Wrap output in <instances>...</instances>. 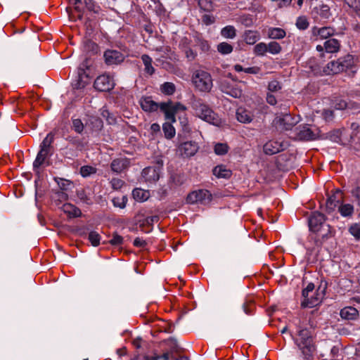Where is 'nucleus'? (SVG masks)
Wrapping results in <instances>:
<instances>
[{"instance_id": "nucleus-1", "label": "nucleus", "mask_w": 360, "mask_h": 360, "mask_svg": "<svg viewBox=\"0 0 360 360\" xmlns=\"http://www.w3.org/2000/svg\"><path fill=\"white\" fill-rule=\"evenodd\" d=\"M191 106L195 115L199 118L213 125L219 124V116L202 99L193 97L191 101Z\"/></svg>"}, {"instance_id": "nucleus-2", "label": "nucleus", "mask_w": 360, "mask_h": 360, "mask_svg": "<svg viewBox=\"0 0 360 360\" xmlns=\"http://www.w3.org/2000/svg\"><path fill=\"white\" fill-rule=\"evenodd\" d=\"M298 348L306 359L312 356L315 351V345L311 331L307 328H301L298 331V338L295 340Z\"/></svg>"}, {"instance_id": "nucleus-3", "label": "nucleus", "mask_w": 360, "mask_h": 360, "mask_svg": "<svg viewBox=\"0 0 360 360\" xmlns=\"http://www.w3.org/2000/svg\"><path fill=\"white\" fill-rule=\"evenodd\" d=\"M192 82L200 92H210L213 86L211 75L204 70H196L192 76Z\"/></svg>"}, {"instance_id": "nucleus-4", "label": "nucleus", "mask_w": 360, "mask_h": 360, "mask_svg": "<svg viewBox=\"0 0 360 360\" xmlns=\"http://www.w3.org/2000/svg\"><path fill=\"white\" fill-rule=\"evenodd\" d=\"M212 199V194L209 191L200 189L190 193L186 198V202L190 204L200 203L202 205L209 204Z\"/></svg>"}, {"instance_id": "nucleus-5", "label": "nucleus", "mask_w": 360, "mask_h": 360, "mask_svg": "<svg viewBox=\"0 0 360 360\" xmlns=\"http://www.w3.org/2000/svg\"><path fill=\"white\" fill-rule=\"evenodd\" d=\"M219 87L223 93L233 98H240L243 96L242 89L238 84L231 83L227 79H220Z\"/></svg>"}, {"instance_id": "nucleus-6", "label": "nucleus", "mask_w": 360, "mask_h": 360, "mask_svg": "<svg viewBox=\"0 0 360 360\" xmlns=\"http://www.w3.org/2000/svg\"><path fill=\"white\" fill-rule=\"evenodd\" d=\"M103 58L106 65H118L124 60L126 55L117 50L108 49L104 52Z\"/></svg>"}, {"instance_id": "nucleus-7", "label": "nucleus", "mask_w": 360, "mask_h": 360, "mask_svg": "<svg viewBox=\"0 0 360 360\" xmlns=\"http://www.w3.org/2000/svg\"><path fill=\"white\" fill-rule=\"evenodd\" d=\"M326 288V283H325L323 285L321 284L317 289V292L316 295H311L310 297L308 296L307 298H304V300L301 302V307L302 308H311L316 306L324 295Z\"/></svg>"}, {"instance_id": "nucleus-8", "label": "nucleus", "mask_w": 360, "mask_h": 360, "mask_svg": "<svg viewBox=\"0 0 360 360\" xmlns=\"http://www.w3.org/2000/svg\"><path fill=\"white\" fill-rule=\"evenodd\" d=\"M325 221L326 217L323 214L319 212H313L308 219L310 231L314 233L319 232L326 225Z\"/></svg>"}, {"instance_id": "nucleus-9", "label": "nucleus", "mask_w": 360, "mask_h": 360, "mask_svg": "<svg viewBox=\"0 0 360 360\" xmlns=\"http://www.w3.org/2000/svg\"><path fill=\"white\" fill-rule=\"evenodd\" d=\"M94 86L99 91H109L113 89L114 83L110 76L102 75L96 79Z\"/></svg>"}, {"instance_id": "nucleus-10", "label": "nucleus", "mask_w": 360, "mask_h": 360, "mask_svg": "<svg viewBox=\"0 0 360 360\" xmlns=\"http://www.w3.org/2000/svg\"><path fill=\"white\" fill-rule=\"evenodd\" d=\"M162 167V162L155 167H148L142 171V176L146 181L155 183L160 179V173Z\"/></svg>"}, {"instance_id": "nucleus-11", "label": "nucleus", "mask_w": 360, "mask_h": 360, "mask_svg": "<svg viewBox=\"0 0 360 360\" xmlns=\"http://www.w3.org/2000/svg\"><path fill=\"white\" fill-rule=\"evenodd\" d=\"M198 146L195 141H186L180 144L177 151L180 155L189 158L193 156L198 150Z\"/></svg>"}, {"instance_id": "nucleus-12", "label": "nucleus", "mask_w": 360, "mask_h": 360, "mask_svg": "<svg viewBox=\"0 0 360 360\" xmlns=\"http://www.w3.org/2000/svg\"><path fill=\"white\" fill-rule=\"evenodd\" d=\"M255 308L254 302L252 300H245L240 307L235 309L233 316L238 319H242L243 314L251 315Z\"/></svg>"}, {"instance_id": "nucleus-13", "label": "nucleus", "mask_w": 360, "mask_h": 360, "mask_svg": "<svg viewBox=\"0 0 360 360\" xmlns=\"http://www.w3.org/2000/svg\"><path fill=\"white\" fill-rule=\"evenodd\" d=\"M342 193L341 190L336 189L335 192L328 197L326 201V210L328 213L332 212L336 207L342 203Z\"/></svg>"}, {"instance_id": "nucleus-14", "label": "nucleus", "mask_w": 360, "mask_h": 360, "mask_svg": "<svg viewBox=\"0 0 360 360\" xmlns=\"http://www.w3.org/2000/svg\"><path fill=\"white\" fill-rule=\"evenodd\" d=\"M284 150V145L277 141H269L263 146L264 153L268 155H272Z\"/></svg>"}, {"instance_id": "nucleus-15", "label": "nucleus", "mask_w": 360, "mask_h": 360, "mask_svg": "<svg viewBox=\"0 0 360 360\" xmlns=\"http://www.w3.org/2000/svg\"><path fill=\"white\" fill-rule=\"evenodd\" d=\"M315 243L317 246H321L326 240L333 236L332 227L326 224L320 230L319 232L316 233Z\"/></svg>"}, {"instance_id": "nucleus-16", "label": "nucleus", "mask_w": 360, "mask_h": 360, "mask_svg": "<svg viewBox=\"0 0 360 360\" xmlns=\"http://www.w3.org/2000/svg\"><path fill=\"white\" fill-rule=\"evenodd\" d=\"M130 165V160L127 158H118L113 160L110 164L111 169L116 173H121L127 169Z\"/></svg>"}, {"instance_id": "nucleus-17", "label": "nucleus", "mask_w": 360, "mask_h": 360, "mask_svg": "<svg viewBox=\"0 0 360 360\" xmlns=\"http://www.w3.org/2000/svg\"><path fill=\"white\" fill-rule=\"evenodd\" d=\"M139 103L142 110L146 112H155L160 108V103L155 102L149 96L141 98Z\"/></svg>"}, {"instance_id": "nucleus-18", "label": "nucleus", "mask_w": 360, "mask_h": 360, "mask_svg": "<svg viewBox=\"0 0 360 360\" xmlns=\"http://www.w3.org/2000/svg\"><path fill=\"white\" fill-rule=\"evenodd\" d=\"M160 109L165 114L166 120L175 122L176 112L172 108V101L160 103Z\"/></svg>"}, {"instance_id": "nucleus-19", "label": "nucleus", "mask_w": 360, "mask_h": 360, "mask_svg": "<svg viewBox=\"0 0 360 360\" xmlns=\"http://www.w3.org/2000/svg\"><path fill=\"white\" fill-rule=\"evenodd\" d=\"M311 32L314 36H319L321 39H324L333 36L335 33V30L331 27L319 28L315 26L312 28Z\"/></svg>"}, {"instance_id": "nucleus-20", "label": "nucleus", "mask_w": 360, "mask_h": 360, "mask_svg": "<svg viewBox=\"0 0 360 360\" xmlns=\"http://www.w3.org/2000/svg\"><path fill=\"white\" fill-rule=\"evenodd\" d=\"M340 315L343 319L355 320L359 316V311L354 307H346L340 310Z\"/></svg>"}, {"instance_id": "nucleus-21", "label": "nucleus", "mask_w": 360, "mask_h": 360, "mask_svg": "<svg viewBox=\"0 0 360 360\" xmlns=\"http://www.w3.org/2000/svg\"><path fill=\"white\" fill-rule=\"evenodd\" d=\"M63 211L70 217H79L82 216L81 210L75 205L70 203H65L62 206Z\"/></svg>"}, {"instance_id": "nucleus-22", "label": "nucleus", "mask_w": 360, "mask_h": 360, "mask_svg": "<svg viewBox=\"0 0 360 360\" xmlns=\"http://www.w3.org/2000/svg\"><path fill=\"white\" fill-rule=\"evenodd\" d=\"M54 141V135L51 133L47 134V136L44 139L42 142L40 143V150H44V152H46L51 155L52 153L51 150L53 148L52 143Z\"/></svg>"}, {"instance_id": "nucleus-23", "label": "nucleus", "mask_w": 360, "mask_h": 360, "mask_svg": "<svg viewBox=\"0 0 360 360\" xmlns=\"http://www.w3.org/2000/svg\"><path fill=\"white\" fill-rule=\"evenodd\" d=\"M236 118L238 121L242 123H250L252 120L251 113L242 108L237 110Z\"/></svg>"}, {"instance_id": "nucleus-24", "label": "nucleus", "mask_w": 360, "mask_h": 360, "mask_svg": "<svg viewBox=\"0 0 360 360\" xmlns=\"http://www.w3.org/2000/svg\"><path fill=\"white\" fill-rule=\"evenodd\" d=\"M340 46V41L336 39H330L324 42L325 50L328 53L338 52Z\"/></svg>"}, {"instance_id": "nucleus-25", "label": "nucleus", "mask_w": 360, "mask_h": 360, "mask_svg": "<svg viewBox=\"0 0 360 360\" xmlns=\"http://www.w3.org/2000/svg\"><path fill=\"white\" fill-rule=\"evenodd\" d=\"M314 10L322 19L328 20L331 16L330 7L326 4H321Z\"/></svg>"}, {"instance_id": "nucleus-26", "label": "nucleus", "mask_w": 360, "mask_h": 360, "mask_svg": "<svg viewBox=\"0 0 360 360\" xmlns=\"http://www.w3.org/2000/svg\"><path fill=\"white\" fill-rule=\"evenodd\" d=\"M141 60L145 66L144 71L146 73L149 75H152L155 73V68L152 65L153 60L152 58L147 54H143L141 56Z\"/></svg>"}, {"instance_id": "nucleus-27", "label": "nucleus", "mask_w": 360, "mask_h": 360, "mask_svg": "<svg viewBox=\"0 0 360 360\" xmlns=\"http://www.w3.org/2000/svg\"><path fill=\"white\" fill-rule=\"evenodd\" d=\"M213 174L218 178H229L231 176V172L229 169H226L222 165H218L215 167L213 170Z\"/></svg>"}, {"instance_id": "nucleus-28", "label": "nucleus", "mask_w": 360, "mask_h": 360, "mask_svg": "<svg viewBox=\"0 0 360 360\" xmlns=\"http://www.w3.org/2000/svg\"><path fill=\"white\" fill-rule=\"evenodd\" d=\"M285 34V31L279 27L270 28L268 32L269 37L274 39H283Z\"/></svg>"}, {"instance_id": "nucleus-29", "label": "nucleus", "mask_w": 360, "mask_h": 360, "mask_svg": "<svg viewBox=\"0 0 360 360\" xmlns=\"http://www.w3.org/2000/svg\"><path fill=\"white\" fill-rule=\"evenodd\" d=\"M339 63L340 66L342 68V72L347 71L354 65L353 56L348 54L343 58H339Z\"/></svg>"}, {"instance_id": "nucleus-30", "label": "nucleus", "mask_w": 360, "mask_h": 360, "mask_svg": "<svg viewBox=\"0 0 360 360\" xmlns=\"http://www.w3.org/2000/svg\"><path fill=\"white\" fill-rule=\"evenodd\" d=\"M49 155V153L44 152V150H39L36 157V159L33 162V168L34 170L37 171V169H38L40 167V166L42 165V164L45 162V160Z\"/></svg>"}, {"instance_id": "nucleus-31", "label": "nucleus", "mask_w": 360, "mask_h": 360, "mask_svg": "<svg viewBox=\"0 0 360 360\" xmlns=\"http://www.w3.org/2000/svg\"><path fill=\"white\" fill-rule=\"evenodd\" d=\"M338 211L342 217H352L354 213V207L351 204L341 203L338 207Z\"/></svg>"}, {"instance_id": "nucleus-32", "label": "nucleus", "mask_w": 360, "mask_h": 360, "mask_svg": "<svg viewBox=\"0 0 360 360\" xmlns=\"http://www.w3.org/2000/svg\"><path fill=\"white\" fill-rule=\"evenodd\" d=\"M298 137L301 140L309 141L315 139V134L308 127H303L298 133Z\"/></svg>"}, {"instance_id": "nucleus-33", "label": "nucleus", "mask_w": 360, "mask_h": 360, "mask_svg": "<svg viewBox=\"0 0 360 360\" xmlns=\"http://www.w3.org/2000/svg\"><path fill=\"white\" fill-rule=\"evenodd\" d=\"M327 68L329 70L328 74H338L342 72V68L340 66L339 59L336 61L333 60L327 65Z\"/></svg>"}, {"instance_id": "nucleus-34", "label": "nucleus", "mask_w": 360, "mask_h": 360, "mask_svg": "<svg viewBox=\"0 0 360 360\" xmlns=\"http://www.w3.org/2000/svg\"><path fill=\"white\" fill-rule=\"evenodd\" d=\"M259 39L257 33L255 31L248 30L245 32V41L248 44H254Z\"/></svg>"}, {"instance_id": "nucleus-35", "label": "nucleus", "mask_w": 360, "mask_h": 360, "mask_svg": "<svg viewBox=\"0 0 360 360\" xmlns=\"http://www.w3.org/2000/svg\"><path fill=\"white\" fill-rule=\"evenodd\" d=\"M160 90L164 94L172 95L176 91V86L172 82H165L160 86Z\"/></svg>"}, {"instance_id": "nucleus-36", "label": "nucleus", "mask_w": 360, "mask_h": 360, "mask_svg": "<svg viewBox=\"0 0 360 360\" xmlns=\"http://www.w3.org/2000/svg\"><path fill=\"white\" fill-rule=\"evenodd\" d=\"M162 130L165 138L170 139L175 135V129L171 123L166 122L162 126Z\"/></svg>"}, {"instance_id": "nucleus-37", "label": "nucleus", "mask_w": 360, "mask_h": 360, "mask_svg": "<svg viewBox=\"0 0 360 360\" xmlns=\"http://www.w3.org/2000/svg\"><path fill=\"white\" fill-rule=\"evenodd\" d=\"M85 7L91 12L98 14L101 11L100 6L97 5L94 0H84Z\"/></svg>"}, {"instance_id": "nucleus-38", "label": "nucleus", "mask_w": 360, "mask_h": 360, "mask_svg": "<svg viewBox=\"0 0 360 360\" xmlns=\"http://www.w3.org/2000/svg\"><path fill=\"white\" fill-rule=\"evenodd\" d=\"M221 34L225 38L233 39L236 35V29L231 25L226 26L221 30Z\"/></svg>"}, {"instance_id": "nucleus-39", "label": "nucleus", "mask_w": 360, "mask_h": 360, "mask_svg": "<svg viewBox=\"0 0 360 360\" xmlns=\"http://www.w3.org/2000/svg\"><path fill=\"white\" fill-rule=\"evenodd\" d=\"M233 46L227 42H221L217 45V51L223 54H229L233 51Z\"/></svg>"}, {"instance_id": "nucleus-40", "label": "nucleus", "mask_w": 360, "mask_h": 360, "mask_svg": "<svg viewBox=\"0 0 360 360\" xmlns=\"http://www.w3.org/2000/svg\"><path fill=\"white\" fill-rule=\"evenodd\" d=\"M133 198L136 200L143 201L148 198L147 192L141 188H135L132 191Z\"/></svg>"}, {"instance_id": "nucleus-41", "label": "nucleus", "mask_w": 360, "mask_h": 360, "mask_svg": "<svg viewBox=\"0 0 360 360\" xmlns=\"http://www.w3.org/2000/svg\"><path fill=\"white\" fill-rule=\"evenodd\" d=\"M195 45L199 46L202 51H207L210 49V45L207 41L202 39L200 36H195Z\"/></svg>"}, {"instance_id": "nucleus-42", "label": "nucleus", "mask_w": 360, "mask_h": 360, "mask_svg": "<svg viewBox=\"0 0 360 360\" xmlns=\"http://www.w3.org/2000/svg\"><path fill=\"white\" fill-rule=\"evenodd\" d=\"M96 168L90 166V165H84L81 167L79 173L83 177H88L91 174H94L96 173Z\"/></svg>"}, {"instance_id": "nucleus-43", "label": "nucleus", "mask_w": 360, "mask_h": 360, "mask_svg": "<svg viewBox=\"0 0 360 360\" xmlns=\"http://www.w3.org/2000/svg\"><path fill=\"white\" fill-rule=\"evenodd\" d=\"M77 196L83 203H85L86 205L92 204V200L91 198L86 194V191L84 189L82 188L77 190Z\"/></svg>"}, {"instance_id": "nucleus-44", "label": "nucleus", "mask_w": 360, "mask_h": 360, "mask_svg": "<svg viewBox=\"0 0 360 360\" xmlns=\"http://www.w3.org/2000/svg\"><path fill=\"white\" fill-rule=\"evenodd\" d=\"M296 27L300 30H305L308 28L309 23L306 16H300L296 20Z\"/></svg>"}, {"instance_id": "nucleus-45", "label": "nucleus", "mask_w": 360, "mask_h": 360, "mask_svg": "<svg viewBox=\"0 0 360 360\" xmlns=\"http://www.w3.org/2000/svg\"><path fill=\"white\" fill-rule=\"evenodd\" d=\"M84 49L91 54L94 55L98 51V46L95 42L88 40L84 44Z\"/></svg>"}, {"instance_id": "nucleus-46", "label": "nucleus", "mask_w": 360, "mask_h": 360, "mask_svg": "<svg viewBox=\"0 0 360 360\" xmlns=\"http://www.w3.org/2000/svg\"><path fill=\"white\" fill-rule=\"evenodd\" d=\"M82 0H70V4L74 6L75 10L79 13V18L82 19L84 13V8L81 6Z\"/></svg>"}, {"instance_id": "nucleus-47", "label": "nucleus", "mask_w": 360, "mask_h": 360, "mask_svg": "<svg viewBox=\"0 0 360 360\" xmlns=\"http://www.w3.org/2000/svg\"><path fill=\"white\" fill-rule=\"evenodd\" d=\"M88 239L93 246L96 247L100 244L101 236L96 231H92L89 233Z\"/></svg>"}, {"instance_id": "nucleus-48", "label": "nucleus", "mask_w": 360, "mask_h": 360, "mask_svg": "<svg viewBox=\"0 0 360 360\" xmlns=\"http://www.w3.org/2000/svg\"><path fill=\"white\" fill-rule=\"evenodd\" d=\"M90 122L95 131H101L103 127L102 120L98 117H92L90 119Z\"/></svg>"}, {"instance_id": "nucleus-49", "label": "nucleus", "mask_w": 360, "mask_h": 360, "mask_svg": "<svg viewBox=\"0 0 360 360\" xmlns=\"http://www.w3.org/2000/svg\"><path fill=\"white\" fill-rule=\"evenodd\" d=\"M127 202V197L126 195H123L121 198L119 197L114 198L112 199V203L115 207H120L123 209L126 207Z\"/></svg>"}, {"instance_id": "nucleus-50", "label": "nucleus", "mask_w": 360, "mask_h": 360, "mask_svg": "<svg viewBox=\"0 0 360 360\" xmlns=\"http://www.w3.org/2000/svg\"><path fill=\"white\" fill-rule=\"evenodd\" d=\"M254 52L257 56H264L267 52V44L264 42L257 44L254 48Z\"/></svg>"}, {"instance_id": "nucleus-51", "label": "nucleus", "mask_w": 360, "mask_h": 360, "mask_svg": "<svg viewBox=\"0 0 360 360\" xmlns=\"http://www.w3.org/2000/svg\"><path fill=\"white\" fill-rule=\"evenodd\" d=\"M281 51V46L276 41H271L267 44V51L272 54L279 53Z\"/></svg>"}, {"instance_id": "nucleus-52", "label": "nucleus", "mask_w": 360, "mask_h": 360, "mask_svg": "<svg viewBox=\"0 0 360 360\" xmlns=\"http://www.w3.org/2000/svg\"><path fill=\"white\" fill-rule=\"evenodd\" d=\"M229 146L226 143H217L214 146V153L219 155H225L228 152Z\"/></svg>"}, {"instance_id": "nucleus-53", "label": "nucleus", "mask_w": 360, "mask_h": 360, "mask_svg": "<svg viewBox=\"0 0 360 360\" xmlns=\"http://www.w3.org/2000/svg\"><path fill=\"white\" fill-rule=\"evenodd\" d=\"M84 126L80 119H72V129L78 134H81L84 130Z\"/></svg>"}, {"instance_id": "nucleus-54", "label": "nucleus", "mask_w": 360, "mask_h": 360, "mask_svg": "<svg viewBox=\"0 0 360 360\" xmlns=\"http://www.w3.org/2000/svg\"><path fill=\"white\" fill-rule=\"evenodd\" d=\"M349 232L357 240H360V224H354L349 228Z\"/></svg>"}, {"instance_id": "nucleus-55", "label": "nucleus", "mask_w": 360, "mask_h": 360, "mask_svg": "<svg viewBox=\"0 0 360 360\" xmlns=\"http://www.w3.org/2000/svg\"><path fill=\"white\" fill-rule=\"evenodd\" d=\"M356 13L360 11V0H343Z\"/></svg>"}, {"instance_id": "nucleus-56", "label": "nucleus", "mask_w": 360, "mask_h": 360, "mask_svg": "<svg viewBox=\"0 0 360 360\" xmlns=\"http://www.w3.org/2000/svg\"><path fill=\"white\" fill-rule=\"evenodd\" d=\"M124 238L117 233H114L112 239L110 240L109 243L112 245L117 246L123 243Z\"/></svg>"}, {"instance_id": "nucleus-57", "label": "nucleus", "mask_w": 360, "mask_h": 360, "mask_svg": "<svg viewBox=\"0 0 360 360\" xmlns=\"http://www.w3.org/2000/svg\"><path fill=\"white\" fill-rule=\"evenodd\" d=\"M101 115L104 118H105L109 124H114L116 123V118L108 110H103Z\"/></svg>"}, {"instance_id": "nucleus-58", "label": "nucleus", "mask_w": 360, "mask_h": 360, "mask_svg": "<svg viewBox=\"0 0 360 360\" xmlns=\"http://www.w3.org/2000/svg\"><path fill=\"white\" fill-rule=\"evenodd\" d=\"M166 342L169 346L172 352H178L179 350V347L178 345V342L176 339L174 338H169L166 340Z\"/></svg>"}, {"instance_id": "nucleus-59", "label": "nucleus", "mask_w": 360, "mask_h": 360, "mask_svg": "<svg viewBox=\"0 0 360 360\" xmlns=\"http://www.w3.org/2000/svg\"><path fill=\"white\" fill-rule=\"evenodd\" d=\"M198 5L201 9L207 11H210L212 9V3L209 0H199Z\"/></svg>"}, {"instance_id": "nucleus-60", "label": "nucleus", "mask_w": 360, "mask_h": 360, "mask_svg": "<svg viewBox=\"0 0 360 360\" xmlns=\"http://www.w3.org/2000/svg\"><path fill=\"white\" fill-rule=\"evenodd\" d=\"M268 89L271 92H276L281 89V84L277 80H273L268 84Z\"/></svg>"}, {"instance_id": "nucleus-61", "label": "nucleus", "mask_w": 360, "mask_h": 360, "mask_svg": "<svg viewBox=\"0 0 360 360\" xmlns=\"http://www.w3.org/2000/svg\"><path fill=\"white\" fill-rule=\"evenodd\" d=\"M68 195L66 193H65L63 191H58L55 193L53 199L57 201H64L68 200Z\"/></svg>"}, {"instance_id": "nucleus-62", "label": "nucleus", "mask_w": 360, "mask_h": 360, "mask_svg": "<svg viewBox=\"0 0 360 360\" xmlns=\"http://www.w3.org/2000/svg\"><path fill=\"white\" fill-rule=\"evenodd\" d=\"M110 184H111L112 188L114 190H118V189H120L123 186V185L124 184V182L120 179L113 178L111 180Z\"/></svg>"}, {"instance_id": "nucleus-63", "label": "nucleus", "mask_w": 360, "mask_h": 360, "mask_svg": "<svg viewBox=\"0 0 360 360\" xmlns=\"http://www.w3.org/2000/svg\"><path fill=\"white\" fill-rule=\"evenodd\" d=\"M67 140L71 143L73 146H75V147L77 148H79L80 149H82L84 146V144L82 143V141L77 139V138H75V137H72V136H68L67 138Z\"/></svg>"}, {"instance_id": "nucleus-64", "label": "nucleus", "mask_w": 360, "mask_h": 360, "mask_svg": "<svg viewBox=\"0 0 360 360\" xmlns=\"http://www.w3.org/2000/svg\"><path fill=\"white\" fill-rule=\"evenodd\" d=\"M314 290V284L312 283H309L305 288L302 290V295L304 298H307L309 296V292H312Z\"/></svg>"}]
</instances>
